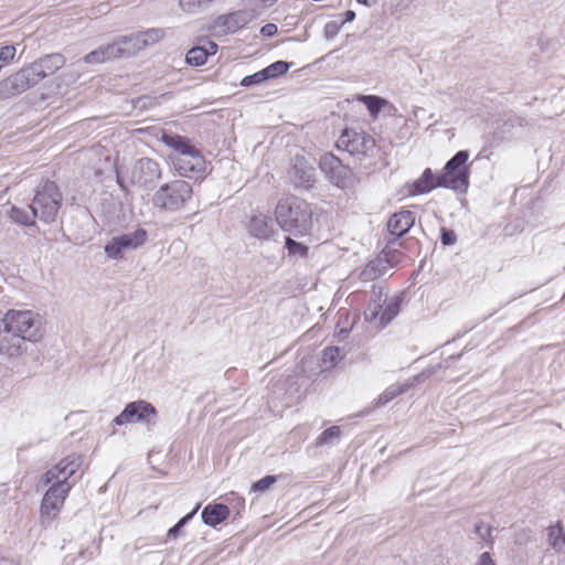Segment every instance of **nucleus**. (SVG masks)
<instances>
[{
  "label": "nucleus",
  "instance_id": "obj_1",
  "mask_svg": "<svg viewBox=\"0 0 565 565\" xmlns=\"http://www.w3.org/2000/svg\"><path fill=\"white\" fill-rule=\"evenodd\" d=\"M66 60L62 54L52 53L22 67L0 83V98H10L35 86L43 78L62 68Z\"/></svg>",
  "mask_w": 565,
  "mask_h": 565
},
{
  "label": "nucleus",
  "instance_id": "obj_2",
  "mask_svg": "<svg viewBox=\"0 0 565 565\" xmlns=\"http://www.w3.org/2000/svg\"><path fill=\"white\" fill-rule=\"evenodd\" d=\"M312 214L311 205L295 195L280 199L275 207V218L279 227L296 237L310 233Z\"/></svg>",
  "mask_w": 565,
  "mask_h": 565
},
{
  "label": "nucleus",
  "instance_id": "obj_3",
  "mask_svg": "<svg viewBox=\"0 0 565 565\" xmlns=\"http://www.w3.org/2000/svg\"><path fill=\"white\" fill-rule=\"evenodd\" d=\"M192 185L184 180H173L161 185L153 194L152 204L160 211L178 212L192 200Z\"/></svg>",
  "mask_w": 565,
  "mask_h": 565
},
{
  "label": "nucleus",
  "instance_id": "obj_4",
  "mask_svg": "<svg viewBox=\"0 0 565 565\" xmlns=\"http://www.w3.org/2000/svg\"><path fill=\"white\" fill-rule=\"evenodd\" d=\"M468 159L469 152L460 150L446 162L443 172L439 173L440 188L451 189L460 194L468 191L471 167V163H467Z\"/></svg>",
  "mask_w": 565,
  "mask_h": 565
},
{
  "label": "nucleus",
  "instance_id": "obj_5",
  "mask_svg": "<svg viewBox=\"0 0 565 565\" xmlns=\"http://www.w3.org/2000/svg\"><path fill=\"white\" fill-rule=\"evenodd\" d=\"M61 204L62 194L56 183L47 180L38 188L29 209L33 216L49 224L55 221Z\"/></svg>",
  "mask_w": 565,
  "mask_h": 565
},
{
  "label": "nucleus",
  "instance_id": "obj_6",
  "mask_svg": "<svg viewBox=\"0 0 565 565\" xmlns=\"http://www.w3.org/2000/svg\"><path fill=\"white\" fill-rule=\"evenodd\" d=\"M2 320L24 341L36 342L43 337L42 319L31 310H9Z\"/></svg>",
  "mask_w": 565,
  "mask_h": 565
},
{
  "label": "nucleus",
  "instance_id": "obj_7",
  "mask_svg": "<svg viewBox=\"0 0 565 565\" xmlns=\"http://www.w3.org/2000/svg\"><path fill=\"white\" fill-rule=\"evenodd\" d=\"M114 423L118 426L139 423L151 429L158 423V411L151 403L143 399L130 402L114 418Z\"/></svg>",
  "mask_w": 565,
  "mask_h": 565
},
{
  "label": "nucleus",
  "instance_id": "obj_8",
  "mask_svg": "<svg viewBox=\"0 0 565 565\" xmlns=\"http://www.w3.org/2000/svg\"><path fill=\"white\" fill-rule=\"evenodd\" d=\"M319 166L327 179L337 188L349 190L355 185L356 178L352 169L343 164L333 153H324L320 158Z\"/></svg>",
  "mask_w": 565,
  "mask_h": 565
},
{
  "label": "nucleus",
  "instance_id": "obj_9",
  "mask_svg": "<svg viewBox=\"0 0 565 565\" xmlns=\"http://www.w3.org/2000/svg\"><path fill=\"white\" fill-rule=\"evenodd\" d=\"M82 465V457L79 456H67L57 462L54 467L49 469L44 476L42 477V483L44 486L51 484L53 487L57 486H66L67 492L71 491L76 479H72L76 471L79 469ZM82 476L78 477V479Z\"/></svg>",
  "mask_w": 565,
  "mask_h": 565
},
{
  "label": "nucleus",
  "instance_id": "obj_10",
  "mask_svg": "<svg viewBox=\"0 0 565 565\" xmlns=\"http://www.w3.org/2000/svg\"><path fill=\"white\" fill-rule=\"evenodd\" d=\"M147 237L146 230L137 228L136 231L111 237L105 245L104 250L109 258L119 260L124 258L126 252L134 250L143 245Z\"/></svg>",
  "mask_w": 565,
  "mask_h": 565
},
{
  "label": "nucleus",
  "instance_id": "obj_11",
  "mask_svg": "<svg viewBox=\"0 0 565 565\" xmlns=\"http://www.w3.org/2000/svg\"><path fill=\"white\" fill-rule=\"evenodd\" d=\"M68 493L66 486H50L43 495L40 507V524L42 527L47 529L51 526L63 508Z\"/></svg>",
  "mask_w": 565,
  "mask_h": 565
},
{
  "label": "nucleus",
  "instance_id": "obj_12",
  "mask_svg": "<svg viewBox=\"0 0 565 565\" xmlns=\"http://www.w3.org/2000/svg\"><path fill=\"white\" fill-rule=\"evenodd\" d=\"M337 147L352 156L366 157L375 148V139L364 130L347 128L339 137Z\"/></svg>",
  "mask_w": 565,
  "mask_h": 565
},
{
  "label": "nucleus",
  "instance_id": "obj_13",
  "mask_svg": "<svg viewBox=\"0 0 565 565\" xmlns=\"http://www.w3.org/2000/svg\"><path fill=\"white\" fill-rule=\"evenodd\" d=\"M160 178V164L151 158L137 160L130 169V183L142 189H153Z\"/></svg>",
  "mask_w": 565,
  "mask_h": 565
},
{
  "label": "nucleus",
  "instance_id": "obj_14",
  "mask_svg": "<svg viewBox=\"0 0 565 565\" xmlns=\"http://www.w3.org/2000/svg\"><path fill=\"white\" fill-rule=\"evenodd\" d=\"M25 342L18 332L9 330V326H6V322L0 319V355L21 356L26 351Z\"/></svg>",
  "mask_w": 565,
  "mask_h": 565
},
{
  "label": "nucleus",
  "instance_id": "obj_15",
  "mask_svg": "<svg viewBox=\"0 0 565 565\" xmlns=\"http://www.w3.org/2000/svg\"><path fill=\"white\" fill-rule=\"evenodd\" d=\"M170 158L180 175L191 177L205 170V160L199 150L183 156H171Z\"/></svg>",
  "mask_w": 565,
  "mask_h": 565
},
{
  "label": "nucleus",
  "instance_id": "obj_16",
  "mask_svg": "<svg viewBox=\"0 0 565 565\" xmlns=\"http://www.w3.org/2000/svg\"><path fill=\"white\" fill-rule=\"evenodd\" d=\"M414 223L415 214L412 211L402 210L390 217L387 222V230L397 241L411 230Z\"/></svg>",
  "mask_w": 565,
  "mask_h": 565
},
{
  "label": "nucleus",
  "instance_id": "obj_17",
  "mask_svg": "<svg viewBox=\"0 0 565 565\" xmlns=\"http://www.w3.org/2000/svg\"><path fill=\"white\" fill-rule=\"evenodd\" d=\"M290 174L297 188L310 189L315 183V168L303 158H296Z\"/></svg>",
  "mask_w": 565,
  "mask_h": 565
},
{
  "label": "nucleus",
  "instance_id": "obj_18",
  "mask_svg": "<svg viewBox=\"0 0 565 565\" xmlns=\"http://www.w3.org/2000/svg\"><path fill=\"white\" fill-rule=\"evenodd\" d=\"M386 300L387 294L385 292L384 286L382 284H374L372 286L369 305L364 311L365 320L369 322L374 321L380 316Z\"/></svg>",
  "mask_w": 565,
  "mask_h": 565
},
{
  "label": "nucleus",
  "instance_id": "obj_19",
  "mask_svg": "<svg viewBox=\"0 0 565 565\" xmlns=\"http://www.w3.org/2000/svg\"><path fill=\"white\" fill-rule=\"evenodd\" d=\"M253 15L246 10H238L217 18V25L223 26L226 32L234 33L250 22Z\"/></svg>",
  "mask_w": 565,
  "mask_h": 565
},
{
  "label": "nucleus",
  "instance_id": "obj_20",
  "mask_svg": "<svg viewBox=\"0 0 565 565\" xmlns=\"http://www.w3.org/2000/svg\"><path fill=\"white\" fill-rule=\"evenodd\" d=\"M248 232L252 236L259 239H267L274 232L269 216L259 214L250 217L248 222Z\"/></svg>",
  "mask_w": 565,
  "mask_h": 565
},
{
  "label": "nucleus",
  "instance_id": "obj_21",
  "mask_svg": "<svg viewBox=\"0 0 565 565\" xmlns=\"http://www.w3.org/2000/svg\"><path fill=\"white\" fill-rule=\"evenodd\" d=\"M230 509L225 504L210 503L207 504L201 514L204 524L210 526H216L227 519Z\"/></svg>",
  "mask_w": 565,
  "mask_h": 565
},
{
  "label": "nucleus",
  "instance_id": "obj_22",
  "mask_svg": "<svg viewBox=\"0 0 565 565\" xmlns=\"http://www.w3.org/2000/svg\"><path fill=\"white\" fill-rule=\"evenodd\" d=\"M162 142L175 151L174 156H183L198 150L190 143V140L177 134H163L161 137Z\"/></svg>",
  "mask_w": 565,
  "mask_h": 565
},
{
  "label": "nucleus",
  "instance_id": "obj_23",
  "mask_svg": "<svg viewBox=\"0 0 565 565\" xmlns=\"http://www.w3.org/2000/svg\"><path fill=\"white\" fill-rule=\"evenodd\" d=\"M440 178L439 174L435 175L431 169L427 168L424 170L422 177L416 180L413 184L412 194H424L428 193L436 188H440Z\"/></svg>",
  "mask_w": 565,
  "mask_h": 565
},
{
  "label": "nucleus",
  "instance_id": "obj_24",
  "mask_svg": "<svg viewBox=\"0 0 565 565\" xmlns=\"http://www.w3.org/2000/svg\"><path fill=\"white\" fill-rule=\"evenodd\" d=\"M396 238L390 239L385 248L377 255L379 259L383 262V265L387 270L392 267L398 266L404 258V254L396 248Z\"/></svg>",
  "mask_w": 565,
  "mask_h": 565
},
{
  "label": "nucleus",
  "instance_id": "obj_25",
  "mask_svg": "<svg viewBox=\"0 0 565 565\" xmlns=\"http://www.w3.org/2000/svg\"><path fill=\"white\" fill-rule=\"evenodd\" d=\"M416 377L405 382L395 383L390 385L375 401L374 407H381L397 397L398 395L407 392L415 383Z\"/></svg>",
  "mask_w": 565,
  "mask_h": 565
},
{
  "label": "nucleus",
  "instance_id": "obj_26",
  "mask_svg": "<svg viewBox=\"0 0 565 565\" xmlns=\"http://www.w3.org/2000/svg\"><path fill=\"white\" fill-rule=\"evenodd\" d=\"M116 41L120 57L135 55L142 50L138 33L119 36Z\"/></svg>",
  "mask_w": 565,
  "mask_h": 565
},
{
  "label": "nucleus",
  "instance_id": "obj_27",
  "mask_svg": "<svg viewBox=\"0 0 565 565\" xmlns=\"http://www.w3.org/2000/svg\"><path fill=\"white\" fill-rule=\"evenodd\" d=\"M386 273L387 269L384 267L383 262L376 257L365 265V267L360 273V279L364 282H369L381 278Z\"/></svg>",
  "mask_w": 565,
  "mask_h": 565
},
{
  "label": "nucleus",
  "instance_id": "obj_28",
  "mask_svg": "<svg viewBox=\"0 0 565 565\" xmlns=\"http://www.w3.org/2000/svg\"><path fill=\"white\" fill-rule=\"evenodd\" d=\"M8 216L12 222L23 226L35 225L36 216H33V211H29L28 209H22L13 205L9 210Z\"/></svg>",
  "mask_w": 565,
  "mask_h": 565
},
{
  "label": "nucleus",
  "instance_id": "obj_29",
  "mask_svg": "<svg viewBox=\"0 0 565 565\" xmlns=\"http://www.w3.org/2000/svg\"><path fill=\"white\" fill-rule=\"evenodd\" d=\"M402 303V298L399 296L392 298L382 309L381 313V323L386 326L390 323L399 312Z\"/></svg>",
  "mask_w": 565,
  "mask_h": 565
},
{
  "label": "nucleus",
  "instance_id": "obj_30",
  "mask_svg": "<svg viewBox=\"0 0 565 565\" xmlns=\"http://www.w3.org/2000/svg\"><path fill=\"white\" fill-rule=\"evenodd\" d=\"M138 35L141 46L145 49L148 45L158 43L164 36V31L162 29H149L143 32H138Z\"/></svg>",
  "mask_w": 565,
  "mask_h": 565
},
{
  "label": "nucleus",
  "instance_id": "obj_31",
  "mask_svg": "<svg viewBox=\"0 0 565 565\" xmlns=\"http://www.w3.org/2000/svg\"><path fill=\"white\" fill-rule=\"evenodd\" d=\"M290 68V63L285 61H277L269 66L263 68L267 79L277 78L280 75L286 74Z\"/></svg>",
  "mask_w": 565,
  "mask_h": 565
},
{
  "label": "nucleus",
  "instance_id": "obj_32",
  "mask_svg": "<svg viewBox=\"0 0 565 565\" xmlns=\"http://www.w3.org/2000/svg\"><path fill=\"white\" fill-rule=\"evenodd\" d=\"M285 247L287 248L289 256L296 257H306L309 250L307 245H303L289 236L286 237Z\"/></svg>",
  "mask_w": 565,
  "mask_h": 565
},
{
  "label": "nucleus",
  "instance_id": "obj_33",
  "mask_svg": "<svg viewBox=\"0 0 565 565\" xmlns=\"http://www.w3.org/2000/svg\"><path fill=\"white\" fill-rule=\"evenodd\" d=\"M200 507H201V504H200V503H198V504L195 505V508H194L190 513H188L186 515H184L183 518H181V519L177 522V524H175V525H173L171 529H169V531H168V533H167L168 539H173V540H175V539L179 536V534H180V532H181L182 527H183V526H185V524H188V523H189V521H190V520L195 515V513L198 512V510L200 509Z\"/></svg>",
  "mask_w": 565,
  "mask_h": 565
},
{
  "label": "nucleus",
  "instance_id": "obj_34",
  "mask_svg": "<svg viewBox=\"0 0 565 565\" xmlns=\"http://www.w3.org/2000/svg\"><path fill=\"white\" fill-rule=\"evenodd\" d=\"M213 0H179L180 9L185 13H196Z\"/></svg>",
  "mask_w": 565,
  "mask_h": 565
},
{
  "label": "nucleus",
  "instance_id": "obj_35",
  "mask_svg": "<svg viewBox=\"0 0 565 565\" xmlns=\"http://www.w3.org/2000/svg\"><path fill=\"white\" fill-rule=\"evenodd\" d=\"M207 60L206 51L201 46H194L186 53V62L193 66H201Z\"/></svg>",
  "mask_w": 565,
  "mask_h": 565
},
{
  "label": "nucleus",
  "instance_id": "obj_36",
  "mask_svg": "<svg viewBox=\"0 0 565 565\" xmlns=\"http://www.w3.org/2000/svg\"><path fill=\"white\" fill-rule=\"evenodd\" d=\"M362 100L373 117L377 116L382 107L386 104L385 99L375 95L363 96Z\"/></svg>",
  "mask_w": 565,
  "mask_h": 565
},
{
  "label": "nucleus",
  "instance_id": "obj_37",
  "mask_svg": "<svg viewBox=\"0 0 565 565\" xmlns=\"http://www.w3.org/2000/svg\"><path fill=\"white\" fill-rule=\"evenodd\" d=\"M340 434V427L331 426L321 433V435L317 439V445L322 446L326 444H332L334 443V440L339 439Z\"/></svg>",
  "mask_w": 565,
  "mask_h": 565
},
{
  "label": "nucleus",
  "instance_id": "obj_38",
  "mask_svg": "<svg viewBox=\"0 0 565 565\" xmlns=\"http://www.w3.org/2000/svg\"><path fill=\"white\" fill-rule=\"evenodd\" d=\"M341 359V350L338 347H328L322 351L323 363H330L333 365Z\"/></svg>",
  "mask_w": 565,
  "mask_h": 565
},
{
  "label": "nucleus",
  "instance_id": "obj_39",
  "mask_svg": "<svg viewBox=\"0 0 565 565\" xmlns=\"http://www.w3.org/2000/svg\"><path fill=\"white\" fill-rule=\"evenodd\" d=\"M98 49L103 52V58L105 62L114 58H120L119 49L117 47L116 41L106 45H102Z\"/></svg>",
  "mask_w": 565,
  "mask_h": 565
},
{
  "label": "nucleus",
  "instance_id": "obj_40",
  "mask_svg": "<svg viewBox=\"0 0 565 565\" xmlns=\"http://www.w3.org/2000/svg\"><path fill=\"white\" fill-rule=\"evenodd\" d=\"M342 26H343V22H340L338 20H331V21L327 22L323 28V34H324L326 39L330 40V39L335 38Z\"/></svg>",
  "mask_w": 565,
  "mask_h": 565
},
{
  "label": "nucleus",
  "instance_id": "obj_41",
  "mask_svg": "<svg viewBox=\"0 0 565 565\" xmlns=\"http://www.w3.org/2000/svg\"><path fill=\"white\" fill-rule=\"evenodd\" d=\"M267 81L264 71H259L255 74L247 75L241 81V85L248 87L253 85L262 84L263 82Z\"/></svg>",
  "mask_w": 565,
  "mask_h": 565
},
{
  "label": "nucleus",
  "instance_id": "obj_42",
  "mask_svg": "<svg viewBox=\"0 0 565 565\" xmlns=\"http://www.w3.org/2000/svg\"><path fill=\"white\" fill-rule=\"evenodd\" d=\"M276 482L275 476H266L258 481L254 482L252 486L253 491L263 492L267 490L270 486H273Z\"/></svg>",
  "mask_w": 565,
  "mask_h": 565
},
{
  "label": "nucleus",
  "instance_id": "obj_43",
  "mask_svg": "<svg viewBox=\"0 0 565 565\" xmlns=\"http://www.w3.org/2000/svg\"><path fill=\"white\" fill-rule=\"evenodd\" d=\"M476 534L483 541L492 544L491 532L492 527L483 522L477 523L475 527Z\"/></svg>",
  "mask_w": 565,
  "mask_h": 565
},
{
  "label": "nucleus",
  "instance_id": "obj_44",
  "mask_svg": "<svg viewBox=\"0 0 565 565\" xmlns=\"http://www.w3.org/2000/svg\"><path fill=\"white\" fill-rule=\"evenodd\" d=\"M15 55V47L13 45H6L0 47V63L8 64Z\"/></svg>",
  "mask_w": 565,
  "mask_h": 565
},
{
  "label": "nucleus",
  "instance_id": "obj_45",
  "mask_svg": "<svg viewBox=\"0 0 565 565\" xmlns=\"http://www.w3.org/2000/svg\"><path fill=\"white\" fill-rule=\"evenodd\" d=\"M440 241L441 244L445 246L454 245L457 241V235L452 230H448L446 227H443L440 231Z\"/></svg>",
  "mask_w": 565,
  "mask_h": 565
},
{
  "label": "nucleus",
  "instance_id": "obj_46",
  "mask_svg": "<svg viewBox=\"0 0 565 565\" xmlns=\"http://www.w3.org/2000/svg\"><path fill=\"white\" fill-rule=\"evenodd\" d=\"M564 533L565 532H564L563 525L559 521L555 525L550 526L548 540H550L551 545H553L555 540L561 537Z\"/></svg>",
  "mask_w": 565,
  "mask_h": 565
},
{
  "label": "nucleus",
  "instance_id": "obj_47",
  "mask_svg": "<svg viewBox=\"0 0 565 565\" xmlns=\"http://www.w3.org/2000/svg\"><path fill=\"white\" fill-rule=\"evenodd\" d=\"M84 61L88 64L105 63V60L103 58V52L98 47L85 55Z\"/></svg>",
  "mask_w": 565,
  "mask_h": 565
},
{
  "label": "nucleus",
  "instance_id": "obj_48",
  "mask_svg": "<svg viewBox=\"0 0 565 565\" xmlns=\"http://www.w3.org/2000/svg\"><path fill=\"white\" fill-rule=\"evenodd\" d=\"M278 32V28L274 23H267L260 29V33L264 36H274Z\"/></svg>",
  "mask_w": 565,
  "mask_h": 565
},
{
  "label": "nucleus",
  "instance_id": "obj_49",
  "mask_svg": "<svg viewBox=\"0 0 565 565\" xmlns=\"http://www.w3.org/2000/svg\"><path fill=\"white\" fill-rule=\"evenodd\" d=\"M203 47L204 51H206L207 57L210 55H213L217 52V44L213 41H206L203 45H200Z\"/></svg>",
  "mask_w": 565,
  "mask_h": 565
},
{
  "label": "nucleus",
  "instance_id": "obj_50",
  "mask_svg": "<svg viewBox=\"0 0 565 565\" xmlns=\"http://www.w3.org/2000/svg\"><path fill=\"white\" fill-rule=\"evenodd\" d=\"M552 546L557 552L565 553V533L561 537L556 539Z\"/></svg>",
  "mask_w": 565,
  "mask_h": 565
},
{
  "label": "nucleus",
  "instance_id": "obj_51",
  "mask_svg": "<svg viewBox=\"0 0 565 565\" xmlns=\"http://www.w3.org/2000/svg\"><path fill=\"white\" fill-rule=\"evenodd\" d=\"M478 565H495L492 561L490 554L488 552H484L481 554Z\"/></svg>",
  "mask_w": 565,
  "mask_h": 565
},
{
  "label": "nucleus",
  "instance_id": "obj_52",
  "mask_svg": "<svg viewBox=\"0 0 565 565\" xmlns=\"http://www.w3.org/2000/svg\"><path fill=\"white\" fill-rule=\"evenodd\" d=\"M354 19H355V12L352 10H348L344 13V19L341 22H343V25H344L347 22H352Z\"/></svg>",
  "mask_w": 565,
  "mask_h": 565
},
{
  "label": "nucleus",
  "instance_id": "obj_53",
  "mask_svg": "<svg viewBox=\"0 0 565 565\" xmlns=\"http://www.w3.org/2000/svg\"><path fill=\"white\" fill-rule=\"evenodd\" d=\"M117 183L121 188V190H127V185L125 183V180L120 177L119 172L117 171Z\"/></svg>",
  "mask_w": 565,
  "mask_h": 565
},
{
  "label": "nucleus",
  "instance_id": "obj_54",
  "mask_svg": "<svg viewBox=\"0 0 565 565\" xmlns=\"http://www.w3.org/2000/svg\"><path fill=\"white\" fill-rule=\"evenodd\" d=\"M359 3H362L366 7H371L375 3V0H358Z\"/></svg>",
  "mask_w": 565,
  "mask_h": 565
},
{
  "label": "nucleus",
  "instance_id": "obj_55",
  "mask_svg": "<svg viewBox=\"0 0 565 565\" xmlns=\"http://www.w3.org/2000/svg\"><path fill=\"white\" fill-rule=\"evenodd\" d=\"M259 2H262L263 4L265 6H270L273 4L274 2H276L277 0H258Z\"/></svg>",
  "mask_w": 565,
  "mask_h": 565
}]
</instances>
